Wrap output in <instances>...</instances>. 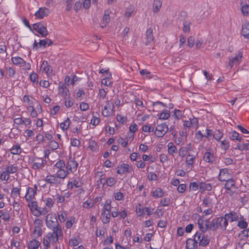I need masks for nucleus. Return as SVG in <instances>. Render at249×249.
Returning <instances> with one entry per match:
<instances>
[{
  "instance_id": "obj_22",
  "label": "nucleus",
  "mask_w": 249,
  "mask_h": 249,
  "mask_svg": "<svg viewBox=\"0 0 249 249\" xmlns=\"http://www.w3.org/2000/svg\"><path fill=\"white\" fill-rule=\"evenodd\" d=\"M68 169H61L58 170L56 172V176L58 179L61 180L65 179L69 174Z\"/></svg>"
},
{
  "instance_id": "obj_45",
  "label": "nucleus",
  "mask_w": 249,
  "mask_h": 249,
  "mask_svg": "<svg viewBox=\"0 0 249 249\" xmlns=\"http://www.w3.org/2000/svg\"><path fill=\"white\" fill-rule=\"evenodd\" d=\"M20 189L19 188H17V187L13 188V189H12V190L11 191L12 196H13L14 197H16L17 196L20 197Z\"/></svg>"
},
{
  "instance_id": "obj_47",
  "label": "nucleus",
  "mask_w": 249,
  "mask_h": 249,
  "mask_svg": "<svg viewBox=\"0 0 249 249\" xmlns=\"http://www.w3.org/2000/svg\"><path fill=\"white\" fill-rule=\"evenodd\" d=\"M222 136L223 133L219 130H215L213 134V138L217 141H219Z\"/></svg>"
},
{
  "instance_id": "obj_39",
  "label": "nucleus",
  "mask_w": 249,
  "mask_h": 249,
  "mask_svg": "<svg viewBox=\"0 0 249 249\" xmlns=\"http://www.w3.org/2000/svg\"><path fill=\"white\" fill-rule=\"evenodd\" d=\"M18 168L14 165H10L7 167L6 171L9 174H14L17 172Z\"/></svg>"
},
{
  "instance_id": "obj_27",
  "label": "nucleus",
  "mask_w": 249,
  "mask_h": 249,
  "mask_svg": "<svg viewBox=\"0 0 249 249\" xmlns=\"http://www.w3.org/2000/svg\"><path fill=\"white\" fill-rule=\"evenodd\" d=\"M60 92L62 95L64 96V98L69 96L70 93L68 89L64 85H62L59 87Z\"/></svg>"
},
{
  "instance_id": "obj_13",
  "label": "nucleus",
  "mask_w": 249,
  "mask_h": 249,
  "mask_svg": "<svg viewBox=\"0 0 249 249\" xmlns=\"http://www.w3.org/2000/svg\"><path fill=\"white\" fill-rule=\"evenodd\" d=\"M46 162L45 160L41 158L35 160L32 165V168L34 170L42 169L44 165L46 163Z\"/></svg>"
},
{
  "instance_id": "obj_16",
  "label": "nucleus",
  "mask_w": 249,
  "mask_h": 249,
  "mask_svg": "<svg viewBox=\"0 0 249 249\" xmlns=\"http://www.w3.org/2000/svg\"><path fill=\"white\" fill-rule=\"evenodd\" d=\"M110 13V11L108 10H107L104 12V15L103 17L102 21L101 23V27L104 28L106 27L110 21V17L109 14Z\"/></svg>"
},
{
  "instance_id": "obj_1",
  "label": "nucleus",
  "mask_w": 249,
  "mask_h": 249,
  "mask_svg": "<svg viewBox=\"0 0 249 249\" xmlns=\"http://www.w3.org/2000/svg\"><path fill=\"white\" fill-rule=\"evenodd\" d=\"M228 223L225 216H221L213 219L210 223V230L215 231L220 228L223 230H225Z\"/></svg>"
},
{
  "instance_id": "obj_30",
  "label": "nucleus",
  "mask_w": 249,
  "mask_h": 249,
  "mask_svg": "<svg viewBox=\"0 0 249 249\" xmlns=\"http://www.w3.org/2000/svg\"><path fill=\"white\" fill-rule=\"evenodd\" d=\"M38 44L40 47H45L47 45L48 46L52 45L53 42L51 39L47 38L46 39L40 40Z\"/></svg>"
},
{
  "instance_id": "obj_28",
  "label": "nucleus",
  "mask_w": 249,
  "mask_h": 249,
  "mask_svg": "<svg viewBox=\"0 0 249 249\" xmlns=\"http://www.w3.org/2000/svg\"><path fill=\"white\" fill-rule=\"evenodd\" d=\"M199 188L200 191L203 192L204 191H211L212 190V186L210 183H206L201 182L199 184Z\"/></svg>"
},
{
  "instance_id": "obj_19",
  "label": "nucleus",
  "mask_w": 249,
  "mask_h": 249,
  "mask_svg": "<svg viewBox=\"0 0 249 249\" xmlns=\"http://www.w3.org/2000/svg\"><path fill=\"white\" fill-rule=\"evenodd\" d=\"M203 160L209 163H213L214 160V157L213 154L211 153L209 149H207L204 156Z\"/></svg>"
},
{
  "instance_id": "obj_29",
  "label": "nucleus",
  "mask_w": 249,
  "mask_h": 249,
  "mask_svg": "<svg viewBox=\"0 0 249 249\" xmlns=\"http://www.w3.org/2000/svg\"><path fill=\"white\" fill-rule=\"evenodd\" d=\"M40 245V243L38 241L33 239L29 242L28 248L29 249H37Z\"/></svg>"
},
{
  "instance_id": "obj_18",
  "label": "nucleus",
  "mask_w": 249,
  "mask_h": 249,
  "mask_svg": "<svg viewBox=\"0 0 249 249\" xmlns=\"http://www.w3.org/2000/svg\"><path fill=\"white\" fill-rule=\"evenodd\" d=\"M241 35L246 38H249V22H246L242 25Z\"/></svg>"
},
{
  "instance_id": "obj_49",
  "label": "nucleus",
  "mask_w": 249,
  "mask_h": 249,
  "mask_svg": "<svg viewBox=\"0 0 249 249\" xmlns=\"http://www.w3.org/2000/svg\"><path fill=\"white\" fill-rule=\"evenodd\" d=\"M111 201L110 200H107L106 201V203L104 205V210L103 212H106L108 213L109 212L110 213L111 209Z\"/></svg>"
},
{
  "instance_id": "obj_3",
  "label": "nucleus",
  "mask_w": 249,
  "mask_h": 249,
  "mask_svg": "<svg viewBox=\"0 0 249 249\" xmlns=\"http://www.w3.org/2000/svg\"><path fill=\"white\" fill-rule=\"evenodd\" d=\"M33 29L42 37H46L49 33L47 29L46 26L44 25L41 22L35 23L33 25Z\"/></svg>"
},
{
  "instance_id": "obj_26",
  "label": "nucleus",
  "mask_w": 249,
  "mask_h": 249,
  "mask_svg": "<svg viewBox=\"0 0 249 249\" xmlns=\"http://www.w3.org/2000/svg\"><path fill=\"white\" fill-rule=\"evenodd\" d=\"M110 213L106 212H103L101 213V219L102 222L105 223H108L110 221Z\"/></svg>"
},
{
  "instance_id": "obj_4",
  "label": "nucleus",
  "mask_w": 249,
  "mask_h": 249,
  "mask_svg": "<svg viewBox=\"0 0 249 249\" xmlns=\"http://www.w3.org/2000/svg\"><path fill=\"white\" fill-rule=\"evenodd\" d=\"M46 222L47 226L51 229H54L57 226H60L56 216L52 214H48L46 216Z\"/></svg>"
},
{
  "instance_id": "obj_31",
  "label": "nucleus",
  "mask_w": 249,
  "mask_h": 249,
  "mask_svg": "<svg viewBox=\"0 0 249 249\" xmlns=\"http://www.w3.org/2000/svg\"><path fill=\"white\" fill-rule=\"evenodd\" d=\"M46 238L52 244H54L58 242L59 241V239L58 238H56L55 235L53 234H52L51 232H49L47 233L46 235Z\"/></svg>"
},
{
  "instance_id": "obj_53",
  "label": "nucleus",
  "mask_w": 249,
  "mask_h": 249,
  "mask_svg": "<svg viewBox=\"0 0 249 249\" xmlns=\"http://www.w3.org/2000/svg\"><path fill=\"white\" fill-rule=\"evenodd\" d=\"M136 213L139 216H141L144 213V208H143L141 204L136 208Z\"/></svg>"
},
{
  "instance_id": "obj_14",
  "label": "nucleus",
  "mask_w": 249,
  "mask_h": 249,
  "mask_svg": "<svg viewBox=\"0 0 249 249\" xmlns=\"http://www.w3.org/2000/svg\"><path fill=\"white\" fill-rule=\"evenodd\" d=\"M202 218L203 216H202L201 217L199 218L198 219L197 224L200 230L202 232L204 233L206 232L209 229H210V224H209V219H206L205 221H204V227H203Z\"/></svg>"
},
{
  "instance_id": "obj_21",
  "label": "nucleus",
  "mask_w": 249,
  "mask_h": 249,
  "mask_svg": "<svg viewBox=\"0 0 249 249\" xmlns=\"http://www.w3.org/2000/svg\"><path fill=\"white\" fill-rule=\"evenodd\" d=\"M162 5V1L160 0H154L152 4V11L154 13H158L160 11Z\"/></svg>"
},
{
  "instance_id": "obj_58",
  "label": "nucleus",
  "mask_w": 249,
  "mask_h": 249,
  "mask_svg": "<svg viewBox=\"0 0 249 249\" xmlns=\"http://www.w3.org/2000/svg\"><path fill=\"white\" fill-rule=\"evenodd\" d=\"M49 146L53 150H56L58 148V143L55 141H51Z\"/></svg>"
},
{
  "instance_id": "obj_62",
  "label": "nucleus",
  "mask_w": 249,
  "mask_h": 249,
  "mask_svg": "<svg viewBox=\"0 0 249 249\" xmlns=\"http://www.w3.org/2000/svg\"><path fill=\"white\" fill-rule=\"evenodd\" d=\"M194 43H195V39H194V37H193L192 36L189 37L187 39L188 46L189 47L191 48L194 46Z\"/></svg>"
},
{
  "instance_id": "obj_35",
  "label": "nucleus",
  "mask_w": 249,
  "mask_h": 249,
  "mask_svg": "<svg viewBox=\"0 0 249 249\" xmlns=\"http://www.w3.org/2000/svg\"><path fill=\"white\" fill-rule=\"evenodd\" d=\"M12 62L14 65H19L23 64L25 63V61L20 57H13L12 58Z\"/></svg>"
},
{
  "instance_id": "obj_46",
  "label": "nucleus",
  "mask_w": 249,
  "mask_h": 249,
  "mask_svg": "<svg viewBox=\"0 0 249 249\" xmlns=\"http://www.w3.org/2000/svg\"><path fill=\"white\" fill-rule=\"evenodd\" d=\"M54 166L57 169L59 170L61 169H64L66 166V164L64 160H60L55 163Z\"/></svg>"
},
{
  "instance_id": "obj_9",
  "label": "nucleus",
  "mask_w": 249,
  "mask_h": 249,
  "mask_svg": "<svg viewBox=\"0 0 249 249\" xmlns=\"http://www.w3.org/2000/svg\"><path fill=\"white\" fill-rule=\"evenodd\" d=\"M45 181L51 185H59L61 184V180L58 179L56 176L48 175L45 178Z\"/></svg>"
},
{
  "instance_id": "obj_36",
  "label": "nucleus",
  "mask_w": 249,
  "mask_h": 249,
  "mask_svg": "<svg viewBox=\"0 0 249 249\" xmlns=\"http://www.w3.org/2000/svg\"><path fill=\"white\" fill-rule=\"evenodd\" d=\"M153 196L158 198L161 197L163 196V192L161 188H158L152 192Z\"/></svg>"
},
{
  "instance_id": "obj_48",
  "label": "nucleus",
  "mask_w": 249,
  "mask_h": 249,
  "mask_svg": "<svg viewBox=\"0 0 249 249\" xmlns=\"http://www.w3.org/2000/svg\"><path fill=\"white\" fill-rule=\"evenodd\" d=\"M42 227H35L33 233L37 237H40L42 234Z\"/></svg>"
},
{
  "instance_id": "obj_59",
  "label": "nucleus",
  "mask_w": 249,
  "mask_h": 249,
  "mask_svg": "<svg viewBox=\"0 0 249 249\" xmlns=\"http://www.w3.org/2000/svg\"><path fill=\"white\" fill-rule=\"evenodd\" d=\"M109 77H107V76H106V77L102 80V84L106 86H109L111 84V81L109 79Z\"/></svg>"
},
{
  "instance_id": "obj_10",
  "label": "nucleus",
  "mask_w": 249,
  "mask_h": 249,
  "mask_svg": "<svg viewBox=\"0 0 249 249\" xmlns=\"http://www.w3.org/2000/svg\"><path fill=\"white\" fill-rule=\"evenodd\" d=\"M77 162L73 157L70 156L67 163L66 169L71 172H74L77 169Z\"/></svg>"
},
{
  "instance_id": "obj_52",
  "label": "nucleus",
  "mask_w": 249,
  "mask_h": 249,
  "mask_svg": "<svg viewBox=\"0 0 249 249\" xmlns=\"http://www.w3.org/2000/svg\"><path fill=\"white\" fill-rule=\"evenodd\" d=\"M113 242V237L111 236H109L106 238V239H105L103 242V245L104 246H109L111 244H112Z\"/></svg>"
},
{
  "instance_id": "obj_7",
  "label": "nucleus",
  "mask_w": 249,
  "mask_h": 249,
  "mask_svg": "<svg viewBox=\"0 0 249 249\" xmlns=\"http://www.w3.org/2000/svg\"><path fill=\"white\" fill-rule=\"evenodd\" d=\"M37 186L36 184L34 185V188L28 187L25 195V199L27 201H30L33 199L36 195Z\"/></svg>"
},
{
  "instance_id": "obj_56",
  "label": "nucleus",
  "mask_w": 249,
  "mask_h": 249,
  "mask_svg": "<svg viewBox=\"0 0 249 249\" xmlns=\"http://www.w3.org/2000/svg\"><path fill=\"white\" fill-rule=\"evenodd\" d=\"M188 151L186 148L182 147L179 150V156L183 158L187 155Z\"/></svg>"
},
{
  "instance_id": "obj_33",
  "label": "nucleus",
  "mask_w": 249,
  "mask_h": 249,
  "mask_svg": "<svg viewBox=\"0 0 249 249\" xmlns=\"http://www.w3.org/2000/svg\"><path fill=\"white\" fill-rule=\"evenodd\" d=\"M10 151L13 155H19L21 152V149L20 145L17 144L10 149Z\"/></svg>"
},
{
  "instance_id": "obj_44",
  "label": "nucleus",
  "mask_w": 249,
  "mask_h": 249,
  "mask_svg": "<svg viewBox=\"0 0 249 249\" xmlns=\"http://www.w3.org/2000/svg\"><path fill=\"white\" fill-rule=\"evenodd\" d=\"M231 139L232 140H237L238 141H241L242 137H239V134L238 132L235 131H233L231 132V135L230 136Z\"/></svg>"
},
{
  "instance_id": "obj_25",
  "label": "nucleus",
  "mask_w": 249,
  "mask_h": 249,
  "mask_svg": "<svg viewBox=\"0 0 249 249\" xmlns=\"http://www.w3.org/2000/svg\"><path fill=\"white\" fill-rule=\"evenodd\" d=\"M40 69L47 74L51 73L52 72L51 67L48 65L47 61H44L42 62Z\"/></svg>"
},
{
  "instance_id": "obj_61",
  "label": "nucleus",
  "mask_w": 249,
  "mask_h": 249,
  "mask_svg": "<svg viewBox=\"0 0 249 249\" xmlns=\"http://www.w3.org/2000/svg\"><path fill=\"white\" fill-rule=\"evenodd\" d=\"M100 123V119L93 116L90 121V124L94 126L97 125Z\"/></svg>"
},
{
  "instance_id": "obj_55",
  "label": "nucleus",
  "mask_w": 249,
  "mask_h": 249,
  "mask_svg": "<svg viewBox=\"0 0 249 249\" xmlns=\"http://www.w3.org/2000/svg\"><path fill=\"white\" fill-rule=\"evenodd\" d=\"M248 223L244 220H239L237 224V226L240 229H246L248 227Z\"/></svg>"
},
{
  "instance_id": "obj_42",
  "label": "nucleus",
  "mask_w": 249,
  "mask_h": 249,
  "mask_svg": "<svg viewBox=\"0 0 249 249\" xmlns=\"http://www.w3.org/2000/svg\"><path fill=\"white\" fill-rule=\"evenodd\" d=\"M170 116V112L168 110H163L160 114L159 118L160 119H167Z\"/></svg>"
},
{
  "instance_id": "obj_2",
  "label": "nucleus",
  "mask_w": 249,
  "mask_h": 249,
  "mask_svg": "<svg viewBox=\"0 0 249 249\" xmlns=\"http://www.w3.org/2000/svg\"><path fill=\"white\" fill-rule=\"evenodd\" d=\"M243 57V53L241 51H238L234 56H230L229 57V64L228 66L232 68L234 65L239 64L242 60Z\"/></svg>"
},
{
  "instance_id": "obj_60",
  "label": "nucleus",
  "mask_w": 249,
  "mask_h": 249,
  "mask_svg": "<svg viewBox=\"0 0 249 249\" xmlns=\"http://www.w3.org/2000/svg\"><path fill=\"white\" fill-rule=\"evenodd\" d=\"M65 99V105L67 107H70L73 105V102L70 99L69 96L67 97Z\"/></svg>"
},
{
  "instance_id": "obj_63",
  "label": "nucleus",
  "mask_w": 249,
  "mask_h": 249,
  "mask_svg": "<svg viewBox=\"0 0 249 249\" xmlns=\"http://www.w3.org/2000/svg\"><path fill=\"white\" fill-rule=\"evenodd\" d=\"M124 196L123 193H122L120 192H117L114 194V197L116 200H123L124 198Z\"/></svg>"
},
{
  "instance_id": "obj_34",
  "label": "nucleus",
  "mask_w": 249,
  "mask_h": 249,
  "mask_svg": "<svg viewBox=\"0 0 249 249\" xmlns=\"http://www.w3.org/2000/svg\"><path fill=\"white\" fill-rule=\"evenodd\" d=\"M146 36L147 39V42L148 43L152 42L154 39V36L153 35L152 29L150 28L147 29L146 32Z\"/></svg>"
},
{
  "instance_id": "obj_54",
  "label": "nucleus",
  "mask_w": 249,
  "mask_h": 249,
  "mask_svg": "<svg viewBox=\"0 0 249 249\" xmlns=\"http://www.w3.org/2000/svg\"><path fill=\"white\" fill-rule=\"evenodd\" d=\"M118 142L123 147H125L128 144V140L123 139L122 137L118 138Z\"/></svg>"
},
{
  "instance_id": "obj_50",
  "label": "nucleus",
  "mask_w": 249,
  "mask_h": 249,
  "mask_svg": "<svg viewBox=\"0 0 249 249\" xmlns=\"http://www.w3.org/2000/svg\"><path fill=\"white\" fill-rule=\"evenodd\" d=\"M102 115L105 117H108L111 115V111H109L107 105L105 106L104 109L102 110Z\"/></svg>"
},
{
  "instance_id": "obj_15",
  "label": "nucleus",
  "mask_w": 249,
  "mask_h": 249,
  "mask_svg": "<svg viewBox=\"0 0 249 249\" xmlns=\"http://www.w3.org/2000/svg\"><path fill=\"white\" fill-rule=\"evenodd\" d=\"M131 168L128 164L123 163L118 166L117 173L120 175H122L126 172L129 173Z\"/></svg>"
},
{
  "instance_id": "obj_23",
  "label": "nucleus",
  "mask_w": 249,
  "mask_h": 249,
  "mask_svg": "<svg viewBox=\"0 0 249 249\" xmlns=\"http://www.w3.org/2000/svg\"><path fill=\"white\" fill-rule=\"evenodd\" d=\"M225 219H227V221L228 220L231 222L235 221L238 220V216L236 213L234 212H231L229 213H226L224 215Z\"/></svg>"
},
{
  "instance_id": "obj_37",
  "label": "nucleus",
  "mask_w": 249,
  "mask_h": 249,
  "mask_svg": "<svg viewBox=\"0 0 249 249\" xmlns=\"http://www.w3.org/2000/svg\"><path fill=\"white\" fill-rule=\"evenodd\" d=\"M71 123V121L69 118H67L65 122L60 124V127L63 130H66L68 129Z\"/></svg>"
},
{
  "instance_id": "obj_32",
  "label": "nucleus",
  "mask_w": 249,
  "mask_h": 249,
  "mask_svg": "<svg viewBox=\"0 0 249 249\" xmlns=\"http://www.w3.org/2000/svg\"><path fill=\"white\" fill-rule=\"evenodd\" d=\"M225 181V188L227 190L230 191L231 189L235 186V181L233 179L231 178L226 180Z\"/></svg>"
},
{
  "instance_id": "obj_17",
  "label": "nucleus",
  "mask_w": 249,
  "mask_h": 249,
  "mask_svg": "<svg viewBox=\"0 0 249 249\" xmlns=\"http://www.w3.org/2000/svg\"><path fill=\"white\" fill-rule=\"evenodd\" d=\"M197 243L196 240H195V238L193 239L191 238L188 239L186 241V249H197Z\"/></svg>"
},
{
  "instance_id": "obj_40",
  "label": "nucleus",
  "mask_w": 249,
  "mask_h": 249,
  "mask_svg": "<svg viewBox=\"0 0 249 249\" xmlns=\"http://www.w3.org/2000/svg\"><path fill=\"white\" fill-rule=\"evenodd\" d=\"M29 203L28 204V206L32 212L34 211H38L37 203L36 201H29Z\"/></svg>"
},
{
  "instance_id": "obj_20",
  "label": "nucleus",
  "mask_w": 249,
  "mask_h": 249,
  "mask_svg": "<svg viewBox=\"0 0 249 249\" xmlns=\"http://www.w3.org/2000/svg\"><path fill=\"white\" fill-rule=\"evenodd\" d=\"M52 230L53 231L51 232V233L54 235L56 238L59 239L63 237V233L60 226H57L56 227Z\"/></svg>"
},
{
  "instance_id": "obj_12",
  "label": "nucleus",
  "mask_w": 249,
  "mask_h": 249,
  "mask_svg": "<svg viewBox=\"0 0 249 249\" xmlns=\"http://www.w3.org/2000/svg\"><path fill=\"white\" fill-rule=\"evenodd\" d=\"M247 1L248 0H240L241 11L242 15L245 17H247L249 15V3H248Z\"/></svg>"
},
{
  "instance_id": "obj_57",
  "label": "nucleus",
  "mask_w": 249,
  "mask_h": 249,
  "mask_svg": "<svg viewBox=\"0 0 249 249\" xmlns=\"http://www.w3.org/2000/svg\"><path fill=\"white\" fill-rule=\"evenodd\" d=\"M63 1L66 3V11H70L72 7V3L73 0H63Z\"/></svg>"
},
{
  "instance_id": "obj_5",
  "label": "nucleus",
  "mask_w": 249,
  "mask_h": 249,
  "mask_svg": "<svg viewBox=\"0 0 249 249\" xmlns=\"http://www.w3.org/2000/svg\"><path fill=\"white\" fill-rule=\"evenodd\" d=\"M169 128L165 123H162L157 126L155 134L158 137H162L168 130Z\"/></svg>"
},
{
  "instance_id": "obj_41",
  "label": "nucleus",
  "mask_w": 249,
  "mask_h": 249,
  "mask_svg": "<svg viewBox=\"0 0 249 249\" xmlns=\"http://www.w3.org/2000/svg\"><path fill=\"white\" fill-rule=\"evenodd\" d=\"M133 11H134V8H133V6H132V5L129 6L125 10L124 14V16L125 18H129L131 16Z\"/></svg>"
},
{
  "instance_id": "obj_8",
  "label": "nucleus",
  "mask_w": 249,
  "mask_h": 249,
  "mask_svg": "<svg viewBox=\"0 0 249 249\" xmlns=\"http://www.w3.org/2000/svg\"><path fill=\"white\" fill-rule=\"evenodd\" d=\"M50 13V10L46 7H40L35 13V16L36 18L42 19Z\"/></svg>"
},
{
  "instance_id": "obj_24",
  "label": "nucleus",
  "mask_w": 249,
  "mask_h": 249,
  "mask_svg": "<svg viewBox=\"0 0 249 249\" xmlns=\"http://www.w3.org/2000/svg\"><path fill=\"white\" fill-rule=\"evenodd\" d=\"M168 147V154L173 156L174 154H176L178 152V149L177 147L173 144V142H170L168 143L167 145Z\"/></svg>"
},
{
  "instance_id": "obj_51",
  "label": "nucleus",
  "mask_w": 249,
  "mask_h": 249,
  "mask_svg": "<svg viewBox=\"0 0 249 249\" xmlns=\"http://www.w3.org/2000/svg\"><path fill=\"white\" fill-rule=\"evenodd\" d=\"M9 178V174L5 170L3 171L0 176V179L2 180L7 181Z\"/></svg>"
},
{
  "instance_id": "obj_38",
  "label": "nucleus",
  "mask_w": 249,
  "mask_h": 249,
  "mask_svg": "<svg viewBox=\"0 0 249 249\" xmlns=\"http://www.w3.org/2000/svg\"><path fill=\"white\" fill-rule=\"evenodd\" d=\"M203 205L205 207H212V199L209 197H206L203 200Z\"/></svg>"
},
{
  "instance_id": "obj_43",
  "label": "nucleus",
  "mask_w": 249,
  "mask_h": 249,
  "mask_svg": "<svg viewBox=\"0 0 249 249\" xmlns=\"http://www.w3.org/2000/svg\"><path fill=\"white\" fill-rule=\"evenodd\" d=\"M116 183V180L112 177H110L106 179V184L109 187L113 186Z\"/></svg>"
},
{
  "instance_id": "obj_6",
  "label": "nucleus",
  "mask_w": 249,
  "mask_h": 249,
  "mask_svg": "<svg viewBox=\"0 0 249 249\" xmlns=\"http://www.w3.org/2000/svg\"><path fill=\"white\" fill-rule=\"evenodd\" d=\"M195 240L199 242V245L202 247H206L210 243V240L207 236L202 235V233L197 232L195 235Z\"/></svg>"
},
{
  "instance_id": "obj_11",
  "label": "nucleus",
  "mask_w": 249,
  "mask_h": 249,
  "mask_svg": "<svg viewBox=\"0 0 249 249\" xmlns=\"http://www.w3.org/2000/svg\"><path fill=\"white\" fill-rule=\"evenodd\" d=\"M231 178L227 168L221 169L218 176V179L221 181H225Z\"/></svg>"
},
{
  "instance_id": "obj_64",
  "label": "nucleus",
  "mask_w": 249,
  "mask_h": 249,
  "mask_svg": "<svg viewBox=\"0 0 249 249\" xmlns=\"http://www.w3.org/2000/svg\"><path fill=\"white\" fill-rule=\"evenodd\" d=\"M241 235H242L246 238L249 237V229L242 231L239 234V236Z\"/></svg>"
}]
</instances>
